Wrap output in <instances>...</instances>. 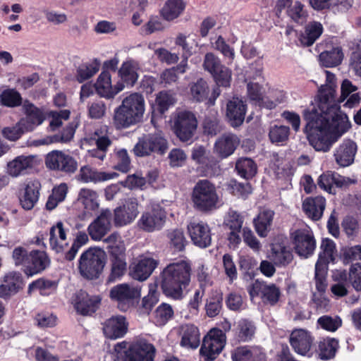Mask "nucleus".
<instances>
[{
    "mask_svg": "<svg viewBox=\"0 0 361 361\" xmlns=\"http://www.w3.org/2000/svg\"><path fill=\"white\" fill-rule=\"evenodd\" d=\"M320 249L321 252L315 266L328 268V264L330 262L334 263L335 261L336 244L332 240L326 238L322 240Z\"/></svg>",
    "mask_w": 361,
    "mask_h": 361,
    "instance_id": "nucleus-39",
    "label": "nucleus"
},
{
    "mask_svg": "<svg viewBox=\"0 0 361 361\" xmlns=\"http://www.w3.org/2000/svg\"><path fill=\"white\" fill-rule=\"evenodd\" d=\"M139 63L134 60L130 59L123 62L118 71L121 79L118 82H121L124 87H133L139 78Z\"/></svg>",
    "mask_w": 361,
    "mask_h": 361,
    "instance_id": "nucleus-34",
    "label": "nucleus"
},
{
    "mask_svg": "<svg viewBox=\"0 0 361 361\" xmlns=\"http://www.w3.org/2000/svg\"><path fill=\"white\" fill-rule=\"evenodd\" d=\"M69 231L61 221L51 226L49 231V245L56 253L64 252L68 243L66 242V233Z\"/></svg>",
    "mask_w": 361,
    "mask_h": 361,
    "instance_id": "nucleus-32",
    "label": "nucleus"
},
{
    "mask_svg": "<svg viewBox=\"0 0 361 361\" xmlns=\"http://www.w3.org/2000/svg\"><path fill=\"white\" fill-rule=\"evenodd\" d=\"M289 133V127L274 125L269 128V137L272 143L280 145L288 140Z\"/></svg>",
    "mask_w": 361,
    "mask_h": 361,
    "instance_id": "nucleus-60",
    "label": "nucleus"
},
{
    "mask_svg": "<svg viewBox=\"0 0 361 361\" xmlns=\"http://www.w3.org/2000/svg\"><path fill=\"white\" fill-rule=\"evenodd\" d=\"M159 262L148 255L139 256L130 269V276L139 281L147 280L158 266Z\"/></svg>",
    "mask_w": 361,
    "mask_h": 361,
    "instance_id": "nucleus-21",
    "label": "nucleus"
},
{
    "mask_svg": "<svg viewBox=\"0 0 361 361\" xmlns=\"http://www.w3.org/2000/svg\"><path fill=\"white\" fill-rule=\"evenodd\" d=\"M57 286L58 283L55 281L39 278L29 284L27 292L31 293L38 290L42 295H49L56 290Z\"/></svg>",
    "mask_w": 361,
    "mask_h": 361,
    "instance_id": "nucleus-48",
    "label": "nucleus"
},
{
    "mask_svg": "<svg viewBox=\"0 0 361 361\" xmlns=\"http://www.w3.org/2000/svg\"><path fill=\"white\" fill-rule=\"evenodd\" d=\"M194 208L201 212H209L218 207L219 196L215 185L206 179L195 185L192 195Z\"/></svg>",
    "mask_w": 361,
    "mask_h": 361,
    "instance_id": "nucleus-6",
    "label": "nucleus"
},
{
    "mask_svg": "<svg viewBox=\"0 0 361 361\" xmlns=\"http://www.w3.org/2000/svg\"><path fill=\"white\" fill-rule=\"evenodd\" d=\"M319 57L322 66L331 68L341 63L343 59V53L341 47H336L330 50L322 52Z\"/></svg>",
    "mask_w": 361,
    "mask_h": 361,
    "instance_id": "nucleus-44",
    "label": "nucleus"
},
{
    "mask_svg": "<svg viewBox=\"0 0 361 361\" xmlns=\"http://www.w3.org/2000/svg\"><path fill=\"white\" fill-rule=\"evenodd\" d=\"M188 231L192 242L200 248L209 247L212 243V233L209 226L204 222H191Z\"/></svg>",
    "mask_w": 361,
    "mask_h": 361,
    "instance_id": "nucleus-24",
    "label": "nucleus"
},
{
    "mask_svg": "<svg viewBox=\"0 0 361 361\" xmlns=\"http://www.w3.org/2000/svg\"><path fill=\"white\" fill-rule=\"evenodd\" d=\"M23 110L25 118H21L20 125H23L26 131H32L41 125L46 118L43 110L32 103L25 100L23 104Z\"/></svg>",
    "mask_w": 361,
    "mask_h": 361,
    "instance_id": "nucleus-23",
    "label": "nucleus"
},
{
    "mask_svg": "<svg viewBox=\"0 0 361 361\" xmlns=\"http://www.w3.org/2000/svg\"><path fill=\"white\" fill-rule=\"evenodd\" d=\"M357 150V144L351 140H344L336 149L334 157L336 162L341 167L351 165Z\"/></svg>",
    "mask_w": 361,
    "mask_h": 361,
    "instance_id": "nucleus-29",
    "label": "nucleus"
},
{
    "mask_svg": "<svg viewBox=\"0 0 361 361\" xmlns=\"http://www.w3.org/2000/svg\"><path fill=\"white\" fill-rule=\"evenodd\" d=\"M99 67L100 63L97 59L80 65L77 69L76 80L80 83L83 82L95 75L99 71Z\"/></svg>",
    "mask_w": 361,
    "mask_h": 361,
    "instance_id": "nucleus-52",
    "label": "nucleus"
},
{
    "mask_svg": "<svg viewBox=\"0 0 361 361\" xmlns=\"http://www.w3.org/2000/svg\"><path fill=\"white\" fill-rule=\"evenodd\" d=\"M283 11L291 21L298 25L305 23L308 18V11L300 1L278 0L275 6L276 16L281 17Z\"/></svg>",
    "mask_w": 361,
    "mask_h": 361,
    "instance_id": "nucleus-11",
    "label": "nucleus"
},
{
    "mask_svg": "<svg viewBox=\"0 0 361 361\" xmlns=\"http://www.w3.org/2000/svg\"><path fill=\"white\" fill-rule=\"evenodd\" d=\"M88 241V235L85 231L77 232L71 248L68 251L64 252L65 259L68 261H72L75 257L80 247L86 245Z\"/></svg>",
    "mask_w": 361,
    "mask_h": 361,
    "instance_id": "nucleus-55",
    "label": "nucleus"
},
{
    "mask_svg": "<svg viewBox=\"0 0 361 361\" xmlns=\"http://www.w3.org/2000/svg\"><path fill=\"white\" fill-rule=\"evenodd\" d=\"M50 262V259L46 252L33 250L30 252V257L25 273L28 276L40 274L49 267Z\"/></svg>",
    "mask_w": 361,
    "mask_h": 361,
    "instance_id": "nucleus-27",
    "label": "nucleus"
},
{
    "mask_svg": "<svg viewBox=\"0 0 361 361\" xmlns=\"http://www.w3.org/2000/svg\"><path fill=\"white\" fill-rule=\"evenodd\" d=\"M262 349L257 346H240L233 350L231 354L233 361H255L262 356Z\"/></svg>",
    "mask_w": 361,
    "mask_h": 361,
    "instance_id": "nucleus-41",
    "label": "nucleus"
},
{
    "mask_svg": "<svg viewBox=\"0 0 361 361\" xmlns=\"http://www.w3.org/2000/svg\"><path fill=\"white\" fill-rule=\"evenodd\" d=\"M235 170L240 177L248 180L256 174L257 165L255 161L250 158H240L235 164Z\"/></svg>",
    "mask_w": 361,
    "mask_h": 361,
    "instance_id": "nucleus-51",
    "label": "nucleus"
},
{
    "mask_svg": "<svg viewBox=\"0 0 361 361\" xmlns=\"http://www.w3.org/2000/svg\"><path fill=\"white\" fill-rule=\"evenodd\" d=\"M209 88L207 82L200 78L190 86V94L193 100L201 102L208 98Z\"/></svg>",
    "mask_w": 361,
    "mask_h": 361,
    "instance_id": "nucleus-56",
    "label": "nucleus"
},
{
    "mask_svg": "<svg viewBox=\"0 0 361 361\" xmlns=\"http://www.w3.org/2000/svg\"><path fill=\"white\" fill-rule=\"evenodd\" d=\"M269 259L278 267H286L293 259L292 249L286 239L278 238L271 245Z\"/></svg>",
    "mask_w": 361,
    "mask_h": 361,
    "instance_id": "nucleus-18",
    "label": "nucleus"
},
{
    "mask_svg": "<svg viewBox=\"0 0 361 361\" xmlns=\"http://www.w3.org/2000/svg\"><path fill=\"white\" fill-rule=\"evenodd\" d=\"M191 157L196 163L204 168L209 175L215 174L219 170V165L216 159L202 145L193 147Z\"/></svg>",
    "mask_w": 361,
    "mask_h": 361,
    "instance_id": "nucleus-25",
    "label": "nucleus"
},
{
    "mask_svg": "<svg viewBox=\"0 0 361 361\" xmlns=\"http://www.w3.org/2000/svg\"><path fill=\"white\" fill-rule=\"evenodd\" d=\"M338 348V342L335 338H326L320 341L318 345V354L323 360L334 357Z\"/></svg>",
    "mask_w": 361,
    "mask_h": 361,
    "instance_id": "nucleus-49",
    "label": "nucleus"
},
{
    "mask_svg": "<svg viewBox=\"0 0 361 361\" xmlns=\"http://www.w3.org/2000/svg\"><path fill=\"white\" fill-rule=\"evenodd\" d=\"M226 344V334L219 329H212L204 336L200 353L206 361L216 359Z\"/></svg>",
    "mask_w": 361,
    "mask_h": 361,
    "instance_id": "nucleus-9",
    "label": "nucleus"
},
{
    "mask_svg": "<svg viewBox=\"0 0 361 361\" xmlns=\"http://www.w3.org/2000/svg\"><path fill=\"white\" fill-rule=\"evenodd\" d=\"M104 242L108 244L109 255L110 271L106 283H111L121 280L127 272L126 247L117 232L111 233L104 239Z\"/></svg>",
    "mask_w": 361,
    "mask_h": 361,
    "instance_id": "nucleus-4",
    "label": "nucleus"
},
{
    "mask_svg": "<svg viewBox=\"0 0 361 361\" xmlns=\"http://www.w3.org/2000/svg\"><path fill=\"white\" fill-rule=\"evenodd\" d=\"M227 190L233 195L244 199L252 192V187L249 183H240L235 180H230Z\"/></svg>",
    "mask_w": 361,
    "mask_h": 361,
    "instance_id": "nucleus-61",
    "label": "nucleus"
},
{
    "mask_svg": "<svg viewBox=\"0 0 361 361\" xmlns=\"http://www.w3.org/2000/svg\"><path fill=\"white\" fill-rule=\"evenodd\" d=\"M289 340L295 352L305 355L310 352L314 338L310 332L302 329H298L292 331Z\"/></svg>",
    "mask_w": 361,
    "mask_h": 361,
    "instance_id": "nucleus-28",
    "label": "nucleus"
},
{
    "mask_svg": "<svg viewBox=\"0 0 361 361\" xmlns=\"http://www.w3.org/2000/svg\"><path fill=\"white\" fill-rule=\"evenodd\" d=\"M240 143L238 136L233 133H224L214 144V152L221 158L225 159L233 154Z\"/></svg>",
    "mask_w": 361,
    "mask_h": 361,
    "instance_id": "nucleus-33",
    "label": "nucleus"
},
{
    "mask_svg": "<svg viewBox=\"0 0 361 361\" xmlns=\"http://www.w3.org/2000/svg\"><path fill=\"white\" fill-rule=\"evenodd\" d=\"M105 336L111 339L123 337L127 331L126 319L123 316L112 317L104 324Z\"/></svg>",
    "mask_w": 361,
    "mask_h": 361,
    "instance_id": "nucleus-36",
    "label": "nucleus"
},
{
    "mask_svg": "<svg viewBox=\"0 0 361 361\" xmlns=\"http://www.w3.org/2000/svg\"><path fill=\"white\" fill-rule=\"evenodd\" d=\"M115 176L116 173H114L98 171L89 166H84L80 169L79 179L83 183H98L111 180Z\"/></svg>",
    "mask_w": 361,
    "mask_h": 361,
    "instance_id": "nucleus-40",
    "label": "nucleus"
},
{
    "mask_svg": "<svg viewBox=\"0 0 361 361\" xmlns=\"http://www.w3.org/2000/svg\"><path fill=\"white\" fill-rule=\"evenodd\" d=\"M104 264L103 253L101 250L89 248L80 256L78 267L83 278L92 280L99 278Z\"/></svg>",
    "mask_w": 361,
    "mask_h": 361,
    "instance_id": "nucleus-7",
    "label": "nucleus"
},
{
    "mask_svg": "<svg viewBox=\"0 0 361 361\" xmlns=\"http://www.w3.org/2000/svg\"><path fill=\"white\" fill-rule=\"evenodd\" d=\"M138 214V200L135 197H129L123 206L114 209V224L118 227L128 225L135 219Z\"/></svg>",
    "mask_w": 361,
    "mask_h": 361,
    "instance_id": "nucleus-20",
    "label": "nucleus"
},
{
    "mask_svg": "<svg viewBox=\"0 0 361 361\" xmlns=\"http://www.w3.org/2000/svg\"><path fill=\"white\" fill-rule=\"evenodd\" d=\"M166 220V212L158 203L152 202L150 209L145 212L138 221L139 227L145 231L160 230Z\"/></svg>",
    "mask_w": 361,
    "mask_h": 361,
    "instance_id": "nucleus-13",
    "label": "nucleus"
},
{
    "mask_svg": "<svg viewBox=\"0 0 361 361\" xmlns=\"http://www.w3.org/2000/svg\"><path fill=\"white\" fill-rule=\"evenodd\" d=\"M295 252L300 257L307 258L313 255L316 241L309 228L297 229L290 233Z\"/></svg>",
    "mask_w": 361,
    "mask_h": 361,
    "instance_id": "nucleus-16",
    "label": "nucleus"
},
{
    "mask_svg": "<svg viewBox=\"0 0 361 361\" xmlns=\"http://www.w3.org/2000/svg\"><path fill=\"white\" fill-rule=\"evenodd\" d=\"M180 345L183 347L196 349L200 343L199 329L193 324H185L181 326Z\"/></svg>",
    "mask_w": 361,
    "mask_h": 361,
    "instance_id": "nucleus-38",
    "label": "nucleus"
},
{
    "mask_svg": "<svg viewBox=\"0 0 361 361\" xmlns=\"http://www.w3.org/2000/svg\"><path fill=\"white\" fill-rule=\"evenodd\" d=\"M197 119L195 114L187 110L177 113L174 121V133L182 142L192 140L197 128Z\"/></svg>",
    "mask_w": 361,
    "mask_h": 361,
    "instance_id": "nucleus-8",
    "label": "nucleus"
},
{
    "mask_svg": "<svg viewBox=\"0 0 361 361\" xmlns=\"http://www.w3.org/2000/svg\"><path fill=\"white\" fill-rule=\"evenodd\" d=\"M239 265L243 271L244 277L247 280L252 279L258 270L257 262L252 257L242 256L240 257Z\"/></svg>",
    "mask_w": 361,
    "mask_h": 361,
    "instance_id": "nucleus-57",
    "label": "nucleus"
},
{
    "mask_svg": "<svg viewBox=\"0 0 361 361\" xmlns=\"http://www.w3.org/2000/svg\"><path fill=\"white\" fill-rule=\"evenodd\" d=\"M225 304L228 310L234 312L241 311L245 307L242 295L236 292H231L226 296Z\"/></svg>",
    "mask_w": 361,
    "mask_h": 361,
    "instance_id": "nucleus-64",
    "label": "nucleus"
},
{
    "mask_svg": "<svg viewBox=\"0 0 361 361\" xmlns=\"http://www.w3.org/2000/svg\"><path fill=\"white\" fill-rule=\"evenodd\" d=\"M204 132L212 136L216 135L221 131V127L219 124L218 112L215 109L209 111L203 121Z\"/></svg>",
    "mask_w": 361,
    "mask_h": 361,
    "instance_id": "nucleus-54",
    "label": "nucleus"
},
{
    "mask_svg": "<svg viewBox=\"0 0 361 361\" xmlns=\"http://www.w3.org/2000/svg\"><path fill=\"white\" fill-rule=\"evenodd\" d=\"M145 112V99L140 93H132L125 97L114 109V123L117 129L127 128L139 123Z\"/></svg>",
    "mask_w": 361,
    "mask_h": 361,
    "instance_id": "nucleus-3",
    "label": "nucleus"
},
{
    "mask_svg": "<svg viewBox=\"0 0 361 361\" xmlns=\"http://www.w3.org/2000/svg\"><path fill=\"white\" fill-rule=\"evenodd\" d=\"M75 309L82 315H90L96 312L100 302L98 296H90L85 292L81 291L77 296Z\"/></svg>",
    "mask_w": 361,
    "mask_h": 361,
    "instance_id": "nucleus-37",
    "label": "nucleus"
},
{
    "mask_svg": "<svg viewBox=\"0 0 361 361\" xmlns=\"http://www.w3.org/2000/svg\"><path fill=\"white\" fill-rule=\"evenodd\" d=\"M316 102L317 106L312 105L303 111L306 121L304 130L310 145L316 151L326 152L350 129L351 124L336 102L332 86H322Z\"/></svg>",
    "mask_w": 361,
    "mask_h": 361,
    "instance_id": "nucleus-1",
    "label": "nucleus"
},
{
    "mask_svg": "<svg viewBox=\"0 0 361 361\" xmlns=\"http://www.w3.org/2000/svg\"><path fill=\"white\" fill-rule=\"evenodd\" d=\"M191 266L180 260L168 264L160 274V287L167 298L178 300L184 297V291L191 279Z\"/></svg>",
    "mask_w": 361,
    "mask_h": 361,
    "instance_id": "nucleus-2",
    "label": "nucleus"
},
{
    "mask_svg": "<svg viewBox=\"0 0 361 361\" xmlns=\"http://www.w3.org/2000/svg\"><path fill=\"white\" fill-rule=\"evenodd\" d=\"M302 207L308 218L314 221H319L326 207V199L320 195L307 197L304 200Z\"/></svg>",
    "mask_w": 361,
    "mask_h": 361,
    "instance_id": "nucleus-31",
    "label": "nucleus"
},
{
    "mask_svg": "<svg viewBox=\"0 0 361 361\" xmlns=\"http://www.w3.org/2000/svg\"><path fill=\"white\" fill-rule=\"evenodd\" d=\"M185 8L183 0H167L161 10V15L168 21L179 17Z\"/></svg>",
    "mask_w": 361,
    "mask_h": 361,
    "instance_id": "nucleus-43",
    "label": "nucleus"
},
{
    "mask_svg": "<svg viewBox=\"0 0 361 361\" xmlns=\"http://www.w3.org/2000/svg\"><path fill=\"white\" fill-rule=\"evenodd\" d=\"M255 327L253 323L247 319H240L237 325V336L240 341H249L255 334Z\"/></svg>",
    "mask_w": 361,
    "mask_h": 361,
    "instance_id": "nucleus-59",
    "label": "nucleus"
},
{
    "mask_svg": "<svg viewBox=\"0 0 361 361\" xmlns=\"http://www.w3.org/2000/svg\"><path fill=\"white\" fill-rule=\"evenodd\" d=\"M94 89L97 94L106 99H112L124 89L121 82L114 85L111 82V75L109 71H102L94 83Z\"/></svg>",
    "mask_w": 361,
    "mask_h": 361,
    "instance_id": "nucleus-22",
    "label": "nucleus"
},
{
    "mask_svg": "<svg viewBox=\"0 0 361 361\" xmlns=\"http://www.w3.org/2000/svg\"><path fill=\"white\" fill-rule=\"evenodd\" d=\"M41 183L38 180H28L20 192L19 200L21 207L25 210H31L38 202Z\"/></svg>",
    "mask_w": 361,
    "mask_h": 361,
    "instance_id": "nucleus-26",
    "label": "nucleus"
},
{
    "mask_svg": "<svg viewBox=\"0 0 361 361\" xmlns=\"http://www.w3.org/2000/svg\"><path fill=\"white\" fill-rule=\"evenodd\" d=\"M155 348L146 338H136L129 345L126 361H154Z\"/></svg>",
    "mask_w": 361,
    "mask_h": 361,
    "instance_id": "nucleus-17",
    "label": "nucleus"
},
{
    "mask_svg": "<svg viewBox=\"0 0 361 361\" xmlns=\"http://www.w3.org/2000/svg\"><path fill=\"white\" fill-rule=\"evenodd\" d=\"M204 69L214 78L216 85L229 87L231 80V71L221 63L220 59L213 53H207L203 61Z\"/></svg>",
    "mask_w": 361,
    "mask_h": 361,
    "instance_id": "nucleus-10",
    "label": "nucleus"
},
{
    "mask_svg": "<svg viewBox=\"0 0 361 361\" xmlns=\"http://www.w3.org/2000/svg\"><path fill=\"white\" fill-rule=\"evenodd\" d=\"M79 198L87 211L93 212L98 209L99 206V197L95 191L82 188L79 192Z\"/></svg>",
    "mask_w": 361,
    "mask_h": 361,
    "instance_id": "nucleus-53",
    "label": "nucleus"
},
{
    "mask_svg": "<svg viewBox=\"0 0 361 361\" xmlns=\"http://www.w3.org/2000/svg\"><path fill=\"white\" fill-rule=\"evenodd\" d=\"M274 212L271 210H264L254 219L255 230L261 237H266L270 230Z\"/></svg>",
    "mask_w": 361,
    "mask_h": 361,
    "instance_id": "nucleus-45",
    "label": "nucleus"
},
{
    "mask_svg": "<svg viewBox=\"0 0 361 361\" xmlns=\"http://www.w3.org/2000/svg\"><path fill=\"white\" fill-rule=\"evenodd\" d=\"M34 166V157L18 156L7 164V173L9 176L16 178L25 175Z\"/></svg>",
    "mask_w": 361,
    "mask_h": 361,
    "instance_id": "nucleus-35",
    "label": "nucleus"
},
{
    "mask_svg": "<svg viewBox=\"0 0 361 361\" xmlns=\"http://www.w3.org/2000/svg\"><path fill=\"white\" fill-rule=\"evenodd\" d=\"M259 81H250L247 83V94L250 100L255 102L260 106H263V90L262 87L259 84Z\"/></svg>",
    "mask_w": 361,
    "mask_h": 361,
    "instance_id": "nucleus-63",
    "label": "nucleus"
},
{
    "mask_svg": "<svg viewBox=\"0 0 361 361\" xmlns=\"http://www.w3.org/2000/svg\"><path fill=\"white\" fill-rule=\"evenodd\" d=\"M112 212L103 209L97 217L87 227L88 234L95 241L101 240L111 229Z\"/></svg>",
    "mask_w": 361,
    "mask_h": 361,
    "instance_id": "nucleus-19",
    "label": "nucleus"
},
{
    "mask_svg": "<svg viewBox=\"0 0 361 361\" xmlns=\"http://www.w3.org/2000/svg\"><path fill=\"white\" fill-rule=\"evenodd\" d=\"M0 102L3 106L11 108L17 107L22 104V97L15 89H6L0 94Z\"/></svg>",
    "mask_w": 361,
    "mask_h": 361,
    "instance_id": "nucleus-58",
    "label": "nucleus"
},
{
    "mask_svg": "<svg viewBox=\"0 0 361 361\" xmlns=\"http://www.w3.org/2000/svg\"><path fill=\"white\" fill-rule=\"evenodd\" d=\"M247 292L251 300L260 297L264 304L271 306L278 302L281 295L280 290L275 284L267 283L258 279L249 286Z\"/></svg>",
    "mask_w": 361,
    "mask_h": 361,
    "instance_id": "nucleus-15",
    "label": "nucleus"
},
{
    "mask_svg": "<svg viewBox=\"0 0 361 361\" xmlns=\"http://www.w3.org/2000/svg\"><path fill=\"white\" fill-rule=\"evenodd\" d=\"M223 294L221 292L214 290L211 293L206 300L205 311L209 317L219 315L223 307Z\"/></svg>",
    "mask_w": 361,
    "mask_h": 361,
    "instance_id": "nucleus-46",
    "label": "nucleus"
},
{
    "mask_svg": "<svg viewBox=\"0 0 361 361\" xmlns=\"http://www.w3.org/2000/svg\"><path fill=\"white\" fill-rule=\"evenodd\" d=\"M141 288L139 286L121 283L111 289L110 298L118 302V307L126 311L133 303L135 299L140 297Z\"/></svg>",
    "mask_w": 361,
    "mask_h": 361,
    "instance_id": "nucleus-14",
    "label": "nucleus"
},
{
    "mask_svg": "<svg viewBox=\"0 0 361 361\" xmlns=\"http://www.w3.org/2000/svg\"><path fill=\"white\" fill-rule=\"evenodd\" d=\"M322 32L323 27L320 23L312 22L305 27V32L300 37V41L304 46H311L320 37Z\"/></svg>",
    "mask_w": 361,
    "mask_h": 361,
    "instance_id": "nucleus-47",
    "label": "nucleus"
},
{
    "mask_svg": "<svg viewBox=\"0 0 361 361\" xmlns=\"http://www.w3.org/2000/svg\"><path fill=\"white\" fill-rule=\"evenodd\" d=\"M173 315V310L171 305L162 303L156 310L154 319L157 325H164Z\"/></svg>",
    "mask_w": 361,
    "mask_h": 361,
    "instance_id": "nucleus-62",
    "label": "nucleus"
},
{
    "mask_svg": "<svg viewBox=\"0 0 361 361\" xmlns=\"http://www.w3.org/2000/svg\"><path fill=\"white\" fill-rule=\"evenodd\" d=\"M169 141L161 131L143 135L138 138L133 152L137 157L162 156L168 151Z\"/></svg>",
    "mask_w": 361,
    "mask_h": 361,
    "instance_id": "nucleus-5",
    "label": "nucleus"
},
{
    "mask_svg": "<svg viewBox=\"0 0 361 361\" xmlns=\"http://www.w3.org/2000/svg\"><path fill=\"white\" fill-rule=\"evenodd\" d=\"M317 184L319 187L329 193H332L334 185L341 187L343 184V177L336 173L326 172L319 176Z\"/></svg>",
    "mask_w": 361,
    "mask_h": 361,
    "instance_id": "nucleus-50",
    "label": "nucleus"
},
{
    "mask_svg": "<svg viewBox=\"0 0 361 361\" xmlns=\"http://www.w3.org/2000/svg\"><path fill=\"white\" fill-rule=\"evenodd\" d=\"M246 114V104L238 98L233 97L226 105V117L232 127L236 128L242 125Z\"/></svg>",
    "mask_w": 361,
    "mask_h": 361,
    "instance_id": "nucleus-30",
    "label": "nucleus"
},
{
    "mask_svg": "<svg viewBox=\"0 0 361 361\" xmlns=\"http://www.w3.org/2000/svg\"><path fill=\"white\" fill-rule=\"evenodd\" d=\"M47 167L53 171L67 174L75 173L78 169V162L72 156L63 151L53 150L45 158Z\"/></svg>",
    "mask_w": 361,
    "mask_h": 361,
    "instance_id": "nucleus-12",
    "label": "nucleus"
},
{
    "mask_svg": "<svg viewBox=\"0 0 361 361\" xmlns=\"http://www.w3.org/2000/svg\"><path fill=\"white\" fill-rule=\"evenodd\" d=\"M351 51L349 66L356 76L361 78V39H355L348 42Z\"/></svg>",
    "mask_w": 361,
    "mask_h": 361,
    "instance_id": "nucleus-42",
    "label": "nucleus"
}]
</instances>
